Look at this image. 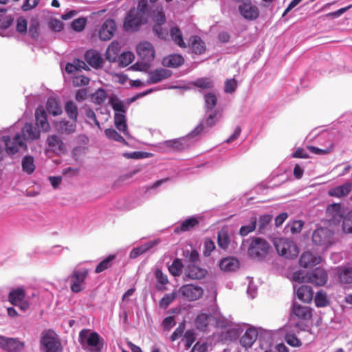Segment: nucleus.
Instances as JSON below:
<instances>
[{
	"label": "nucleus",
	"instance_id": "nucleus-2",
	"mask_svg": "<svg viewBox=\"0 0 352 352\" xmlns=\"http://www.w3.org/2000/svg\"><path fill=\"white\" fill-rule=\"evenodd\" d=\"M89 261L80 263L74 268L68 277L70 283V289L73 293H79L86 287V279L91 268L86 266Z\"/></svg>",
	"mask_w": 352,
	"mask_h": 352
},
{
	"label": "nucleus",
	"instance_id": "nucleus-58",
	"mask_svg": "<svg viewBox=\"0 0 352 352\" xmlns=\"http://www.w3.org/2000/svg\"><path fill=\"white\" fill-rule=\"evenodd\" d=\"M342 229L344 232L352 233V210L349 211L342 220Z\"/></svg>",
	"mask_w": 352,
	"mask_h": 352
},
{
	"label": "nucleus",
	"instance_id": "nucleus-47",
	"mask_svg": "<svg viewBox=\"0 0 352 352\" xmlns=\"http://www.w3.org/2000/svg\"><path fill=\"white\" fill-rule=\"evenodd\" d=\"M116 255L110 254L101 262H100L96 267L95 272L96 274L102 272L109 269L113 261L115 259Z\"/></svg>",
	"mask_w": 352,
	"mask_h": 352
},
{
	"label": "nucleus",
	"instance_id": "nucleus-64",
	"mask_svg": "<svg viewBox=\"0 0 352 352\" xmlns=\"http://www.w3.org/2000/svg\"><path fill=\"white\" fill-rule=\"evenodd\" d=\"M309 272L305 273L304 271H297L293 274V279L298 283H309Z\"/></svg>",
	"mask_w": 352,
	"mask_h": 352
},
{
	"label": "nucleus",
	"instance_id": "nucleus-39",
	"mask_svg": "<svg viewBox=\"0 0 352 352\" xmlns=\"http://www.w3.org/2000/svg\"><path fill=\"white\" fill-rule=\"evenodd\" d=\"M190 47L192 52L196 54H201L206 50L205 43L198 36L191 37Z\"/></svg>",
	"mask_w": 352,
	"mask_h": 352
},
{
	"label": "nucleus",
	"instance_id": "nucleus-9",
	"mask_svg": "<svg viewBox=\"0 0 352 352\" xmlns=\"http://www.w3.org/2000/svg\"><path fill=\"white\" fill-rule=\"evenodd\" d=\"M146 17L139 14L135 8H131L124 19V28L126 31H136L140 25L146 23Z\"/></svg>",
	"mask_w": 352,
	"mask_h": 352
},
{
	"label": "nucleus",
	"instance_id": "nucleus-50",
	"mask_svg": "<svg viewBox=\"0 0 352 352\" xmlns=\"http://www.w3.org/2000/svg\"><path fill=\"white\" fill-rule=\"evenodd\" d=\"M183 267L184 265L182 260L175 258L168 267V271L173 276H179L182 273Z\"/></svg>",
	"mask_w": 352,
	"mask_h": 352
},
{
	"label": "nucleus",
	"instance_id": "nucleus-43",
	"mask_svg": "<svg viewBox=\"0 0 352 352\" xmlns=\"http://www.w3.org/2000/svg\"><path fill=\"white\" fill-rule=\"evenodd\" d=\"M23 170L28 175L32 174L35 168L34 159L31 155H26L23 157L21 161Z\"/></svg>",
	"mask_w": 352,
	"mask_h": 352
},
{
	"label": "nucleus",
	"instance_id": "nucleus-32",
	"mask_svg": "<svg viewBox=\"0 0 352 352\" xmlns=\"http://www.w3.org/2000/svg\"><path fill=\"white\" fill-rule=\"evenodd\" d=\"M120 48L121 46L119 42L116 41L111 42L107 49L105 54L106 58L110 62L116 63L120 56Z\"/></svg>",
	"mask_w": 352,
	"mask_h": 352
},
{
	"label": "nucleus",
	"instance_id": "nucleus-5",
	"mask_svg": "<svg viewBox=\"0 0 352 352\" xmlns=\"http://www.w3.org/2000/svg\"><path fill=\"white\" fill-rule=\"evenodd\" d=\"M138 56L142 62H137L132 65L133 70L142 71L147 68L149 63L154 59L155 50L152 44L148 41L140 43L136 47Z\"/></svg>",
	"mask_w": 352,
	"mask_h": 352
},
{
	"label": "nucleus",
	"instance_id": "nucleus-60",
	"mask_svg": "<svg viewBox=\"0 0 352 352\" xmlns=\"http://www.w3.org/2000/svg\"><path fill=\"white\" fill-rule=\"evenodd\" d=\"M315 304L318 307H325L328 304L327 295L324 292H318L315 296Z\"/></svg>",
	"mask_w": 352,
	"mask_h": 352
},
{
	"label": "nucleus",
	"instance_id": "nucleus-63",
	"mask_svg": "<svg viewBox=\"0 0 352 352\" xmlns=\"http://www.w3.org/2000/svg\"><path fill=\"white\" fill-rule=\"evenodd\" d=\"M135 10L138 12L139 14L146 17L148 15V2L147 0H139L137 8Z\"/></svg>",
	"mask_w": 352,
	"mask_h": 352
},
{
	"label": "nucleus",
	"instance_id": "nucleus-46",
	"mask_svg": "<svg viewBox=\"0 0 352 352\" xmlns=\"http://www.w3.org/2000/svg\"><path fill=\"white\" fill-rule=\"evenodd\" d=\"M134 54L131 52H124L120 54L116 63H118L120 67L128 66L134 60Z\"/></svg>",
	"mask_w": 352,
	"mask_h": 352
},
{
	"label": "nucleus",
	"instance_id": "nucleus-48",
	"mask_svg": "<svg viewBox=\"0 0 352 352\" xmlns=\"http://www.w3.org/2000/svg\"><path fill=\"white\" fill-rule=\"evenodd\" d=\"M338 278L342 283H352V267L340 269L338 271Z\"/></svg>",
	"mask_w": 352,
	"mask_h": 352
},
{
	"label": "nucleus",
	"instance_id": "nucleus-53",
	"mask_svg": "<svg viewBox=\"0 0 352 352\" xmlns=\"http://www.w3.org/2000/svg\"><path fill=\"white\" fill-rule=\"evenodd\" d=\"M256 218L252 217L248 224L242 226L239 230V234L242 236H247L249 233L253 232L256 226Z\"/></svg>",
	"mask_w": 352,
	"mask_h": 352
},
{
	"label": "nucleus",
	"instance_id": "nucleus-38",
	"mask_svg": "<svg viewBox=\"0 0 352 352\" xmlns=\"http://www.w3.org/2000/svg\"><path fill=\"white\" fill-rule=\"evenodd\" d=\"M114 123L119 131L122 132L127 137L129 136L125 113H116L114 115Z\"/></svg>",
	"mask_w": 352,
	"mask_h": 352
},
{
	"label": "nucleus",
	"instance_id": "nucleus-57",
	"mask_svg": "<svg viewBox=\"0 0 352 352\" xmlns=\"http://www.w3.org/2000/svg\"><path fill=\"white\" fill-rule=\"evenodd\" d=\"M105 135L110 140H115L118 142H123L127 144L124 138L120 135L114 129H107L104 131Z\"/></svg>",
	"mask_w": 352,
	"mask_h": 352
},
{
	"label": "nucleus",
	"instance_id": "nucleus-21",
	"mask_svg": "<svg viewBox=\"0 0 352 352\" xmlns=\"http://www.w3.org/2000/svg\"><path fill=\"white\" fill-rule=\"evenodd\" d=\"M54 126L58 133L65 135H71L76 131V121L74 120H67L63 119L56 122Z\"/></svg>",
	"mask_w": 352,
	"mask_h": 352
},
{
	"label": "nucleus",
	"instance_id": "nucleus-42",
	"mask_svg": "<svg viewBox=\"0 0 352 352\" xmlns=\"http://www.w3.org/2000/svg\"><path fill=\"white\" fill-rule=\"evenodd\" d=\"M14 18L11 15L7 14V10L0 9V30L8 29L13 23Z\"/></svg>",
	"mask_w": 352,
	"mask_h": 352
},
{
	"label": "nucleus",
	"instance_id": "nucleus-10",
	"mask_svg": "<svg viewBox=\"0 0 352 352\" xmlns=\"http://www.w3.org/2000/svg\"><path fill=\"white\" fill-rule=\"evenodd\" d=\"M207 274V270L198 264L188 263L184 267L183 278L185 281L201 280L204 278Z\"/></svg>",
	"mask_w": 352,
	"mask_h": 352
},
{
	"label": "nucleus",
	"instance_id": "nucleus-55",
	"mask_svg": "<svg viewBox=\"0 0 352 352\" xmlns=\"http://www.w3.org/2000/svg\"><path fill=\"white\" fill-rule=\"evenodd\" d=\"M193 85L201 89H212L214 86L212 80L207 77L198 78L193 82Z\"/></svg>",
	"mask_w": 352,
	"mask_h": 352
},
{
	"label": "nucleus",
	"instance_id": "nucleus-12",
	"mask_svg": "<svg viewBox=\"0 0 352 352\" xmlns=\"http://www.w3.org/2000/svg\"><path fill=\"white\" fill-rule=\"evenodd\" d=\"M239 10L241 15L246 20L254 21L259 16V10L252 0H241L239 5Z\"/></svg>",
	"mask_w": 352,
	"mask_h": 352
},
{
	"label": "nucleus",
	"instance_id": "nucleus-49",
	"mask_svg": "<svg viewBox=\"0 0 352 352\" xmlns=\"http://www.w3.org/2000/svg\"><path fill=\"white\" fill-rule=\"evenodd\" d=\"M217 243L221 249L226 250L228 248L230 239L227 231L221 230L218 232Z\"/></svg>",
	"mask_w": 352,
	"mask_h": 352
},
{
	"label": "nucleus",
	"instance_id": "nucleus-23",
	"mask_svg": "<svg viewBox=\"0 0 352 352\" xmlns=\"http://www.w3.org/2000/svg\"><path fill=\"white\" fill-rule=\"evenodd\" d=\"M321 261V257L316 256L310 252H304L300 258L299 263L302 267H312Z\"/></svg>",
	"mask_w": 352,
	"mask_h": 352
},
{
	"label": "nucleus",
	"instance_id": "nucleus-40",
	"mask_svg": "<svg viewBox=\"0 0 352 352\" xmlns=\"http://www.w3.org/2000/svg\"><path fill=\"white\" fill-rule=\"evenodd\" d=\"M86 67L87 66L84 61L75 59L73 63H67L66 64L65 72L69 74H72L82 69H85Z\"/></svg>",
	"mask_w": 352,
	"mask_h": 352
},
{
	"label": "nucleus",
	"instance_id": "nucleus-37",
	"mask_svg": "<svg viewBox=\"0 0 352 352\" xmlns=\"http://www.w3.org/2000/svg\"><path fill=\"white\" fill-rule=\"evenodd\" d=\"M243 332V329L240 325H236V327L229 329L225 332H223L221 335V338L222 340L226 341H235L238 339L241 333Z\"/></svg>",
	"mask_w": 352,
	"mask_h": 352
},
{
	"label": "nucleus",
	"instance_id": "nucleus-29",
	"mask_svg": "<svg viewBox=\"0 0 352 352\" xmlns=\"http://www.w3.org/2000/svg\"><path fill=\"white\" fill-rule=\"evenodd\" d=\"M35 119L36 125L43 131H47L50 129V124L47 120V116L45 109L42 107H38L36 109Z\"/></svg>",
	"mask_w": 352,
	"mask_h": 352
},
{
	"label": "nucleus",
	"instance_id": "nucleus-34",
	"mask_svg": "<svg viewBox=\"0 0 352 352\" xmlns=\"http://www.w3.org/2000/svg\"><path fill=\"white\" fill-rule=\"evenodd\" d=\"M154 275L157 281L155 289L161 292L166 290V285L169 283L167 275L158 268L155 270Z\"/></svg>",
	"mask_w": 352,
	"mask_h": 352
},
{
	"label": "nucleus",
	"instance_id": "nucleus-24",
	"mask_svg": "<svg viewBox=\"0 0 352 352\" xmlns=\"http://www.w3.org/2000/svg\"><path fill=\"white\" fill-rule=\"evenodd\" d=\"M294 290H296L298 298L303 302H309L313 298V290L309 285H302L297 288L296 284L294 285Z\"/></svg>",
	"mask_w": 352,
	"mask_h": 352
},
{
	"label": "nucleus",
	"instance_id": "nucleus-15",
	"mask_svg": "<svg viewBox=\"0 0 352 352\" xmlns=\"http://www.w3.org/2000/svg\"><path fill=\"white\" fill-rule=\"evenodd\" d=\"M332 232L327 228H318L312 234V241L315 245L328 246L332 242Z\"/></svg>",
	"mask_w": 352,
	"mask_h": 352
},
{
	"label": "nucleus",
	"instance_id": "nucleus-11",
	"mask_svg": "<svg viewBox=\"0 0 352 352\" xmlns=\"http://www.w3.org/2000/svg\"><path fill=\"white\" fill-rule=\"evenodd\" d=\"M345 214L344 208L341 204H330L327 208L326 215L331 224H339L342 221Z\"/></svg>",
	"mask_w": 352,
	"mask_h": 352
},
{
	"label": "nucleus",
	"instance_id": "nucleus-41",
	"mask_svg": "<svg viewBox=\"0 0 352 352\" xmlns=\"http://www.w3.org/2000/svg\"><path fill=\"white\" fill-rule=\"evenodd\" d=\"M46 109L49 113L53 116H58L62 113V108L58 102L54 98H49L46 103Z\"/></svg>",
	"mask_w": 352,
	"mask_h": 352
},
{
	"label": "nucleus",
	"instance_id": "nucleus-30",
	"mask_svg": "<svg viewBox=\"0 0 352 352\" xmlns=\"http://www.w3.org/2000/svg\"><path fill=\"white\" fill-rule=\"evenodd\" d=\"M47 144L52 151L57 153H62L65 151L63 140L56 135H50L47 139Z\"/></svg>",
	"mask_w": 352,
	"mask_h": 352
},
{
	"label": "nucleus",
	"instance_id": "nucleus-4",
	"mask_svg": "<svg viewBox=\"0 0 352 352\" xmlns=\"http://www.w3.org/2000/svg\"><path fill=\"white\" fill-rule=\"evenodd\" d=\"M201 126V125L196 126L186 136L177 139L166 140L163 143V145L170 151H182L186 149L199 140V133L203 130Z\"/></svg>",
	"mask_w": 352,
	"mask_h": 352
},
{
	"label": "nucleus",
	"instance_id": "nucleus-45",
	"mask_svg": "<svg viewBox=\"0 0 352 352\" xmlns=\"http://www.w3.org/2000/svg\"><path fill=\"white\" fill-rule=\"evenodd\" d=\"M205 108L206 113L213 111L217 102V98L214 93L209 92L204 95Z\"/></svg>",
	"mask_w": 352,
	"mask_h": 352
},
{
	"label": "nucleus",
	"instance_id": "nucleus-18",
	"mask_svg": "<svg viewBox=\"0 0 352 352\" xmlns=\"http://www.w3.org/2000/svg\"><path fill=\"white\" fill-rule=\"evenodd\" d=\"M116 30L115 21L108 19L101 25L99 30V37L102 41H109L113 36Z\"/></svg>",
	"mask_w": 352,
	"mask_h": 352
},
{
	"label": "nucleus",
	"instance_id": "nucleus-62",
	"mask_svg": "<svg viewBox=\"0 0 352 352\" xmlns=\"http://www.w3.org/2000/svg\"><path fill=\"white\" fill-rule=\"evenodd\" d=\"M87 20L84 17H80L74 20L72 23V28L76 32H81L86 25Z\"/></svg>",
	"mask_w": 352,
	"mask_h": 352
},
{
	"label": "nucleus",
	"instance_id": "nucleus-20",
	"mask_svg": "<svg viewBox=\"0 0 352 352\" xmlns=\"http://www.w3.org/2000/svg\"><path fill=\"white\" fill-rule=\"evenodd\" d=\"M327 272L323 269L317 267L309 272L308 280L309 283L317 286H322L327 283Z\"/></svg>",
	"mask_w": 352,
	"mask_h": 352
},
{
	"label": "nucleus",
	"instance_id": "nucleus-3",
	"mask_svg": "<svg viewBox=\"0 0 352 352\" xmlns=\"http://www.w3.org/2000/svg\"><path fill=\"white\" fill-rule=\"evenodd\" d=\"M78 341L82 349L89 352H101L104 345L103 338L97 332L85 329L80 331Z\"/></svg>",
	"mask_w": 352,
	"mask_h": 352
},
{
	"label": "nucleus",
	"instance_id": "nucleus-22",
	"mask_svg": "<svg viewBox=\"0 0 352 352\" xmlns=\"http://www.w3.org/2000/svg\"><path fill=\"white\" fill-rule=\"evenodd\" d=\"M258 335V331L256 328L249 327L241 338L239 340L240 344L245 349L252 347L256 340Z\"/></svg>",
	"mask_w": 352,
	"mask_h": 352
},
{
	"label": "nucleus",
	"instance_id": "nucleus-54",
	"mask_svg": "<svg viewBox=\"0 0 352 352\" xmlns=\"http://www.w3.org/2000/svg\"><path fill=\"white\" fill-rule=\"evenodd\" d=\"M304 226V221L302 220H295L287 223L285 227L287 232L290 231L292 234H298L300 232Z\"/></svg>",
	"mask_w": 352,
	"mask_h": 352
},
{
	"label": "nucleus",
	"instance_id": "nucleus-59",
	"mask_svg": "<svg viewBox=\"0 0 352 352\" xmlns=\"http://www.w3.org/2000/svg\"><path fill=\"white\" fill-rule=\"evenodd\" d=\"M153 31L161 39L166 40L168 36V30L163 28L160 24L154 25Z\"/></svg>",
	"mask_w": 352,
	"mask_h": 352
},
{
	"label": "nucleus",
	"instance_id": "nucleus-19",
	"mask_svg": "<svg viewBox=\"0 0 352 352\" xmlns=\"http://www.w3.org/2000/svg\"><path fill=\"white\" fill-rule=\"evenodd\" d=\"M172 75V72L167 69H157L149 72L148 78L146 84L151 85L161 82L162 80L169 78Z\"/></svg>",
	"mask_w": 352,
	"mask_h": 352
},
{
	"label": "nucleus",
	"instance_id": "nucleus-6",
	"mask_svg": "<svg viewBox=\"0 0 352 352\" xmlns=\"http://www.w3.org/2000/svg\"><path fill=\"white\" fill-rule=\"evenodd\" d=\"M41 350L43 352H61L63 346L58 336L52 329L44 331L41 338Z\"/></svg>",
	"mask_w": 352,
	"mask_h": 352
},
{
	"label": "nucleus",
	"instance_id": "nucleus-27",
	"mask_svg": "<svg viewBox=\"0 0 352 352\" xmlns=\"http://www.w3.org/2000/svg\"><path fill=\"white\" fill-rule=\"evenodd\" d=\"M352 190V183L345 182L344 184L331 188L328 194L331 197L341 198L348 195Z\"/></svg>",
	"mask_w": 352,
	"mask_h": 352
},
{
	"label": "nucleus",
	"instance_id": "nucleus-26",
	"mask_svg": "<svg viewBox=\"0 0 352 352\" xmlns=\"http://www.w3.org/2000/svg\"><path fill=\"white\" fill-rule=\"evenodd\" d=\"M160 239L149 241L144 244L133 248L129 254L131 258H136L139 256L146 252L148 250L160 243Z\"/></svg>",
	"mask_w": 352,
	"mask_h": 352
},
{
	"label": "nucleus",
	"instance_id": "nucleus-44",
	"mask_svg": "<svg viewBox=\"0 0 352 352\" xmlns=\"http://www.w3.org/2000/svg\"><path fill=\"white\" fill-rule=\"evenodd\" d=\"M170 35L175 44L181 47H186V43L183 39V35L180 29L177 27H173L170 30Z\"/></svg>",
	"mask_w": 352,
	"mask_h": 352
},
{
	"label": "nucleus",
	"instance_id": "nucleus-7",
	"mask_svg": "<svg viewBox=\"0 0 352 352\" xmlns=\"http://www.w3.org/2000/svg\"><path fill=\"white\" fill-rule=\"evenodd\" d=\"M274 245L277 252L287 258H294L299 254L297 245L292 240L286 238L276 239Z\"/></svg>",
	"mask_w": 352,
	"mask_h": 352
},
{
	"label": "nucleus",
	"instance_id": "nucleus-14",
	"mask_svg": "<svg viewBox=\"0 0 352 352\" xmlns=\"http://www.w3.org/2000/svg\"><path fill=\"white\" fill-rule=\"evenodd\" d=\"M25 293L23 289L17 288L12 290L8 295L9 302L14 306L19 307V308L25 311L29 308V302L25 300Z\"/></svg>",
	"mask_w": 352,
	"mask_h": 352
},
{
	"label": "nucleus",
	"instance_id": "nucleus-31",
	"mask_svg": "<svg viewBox=\"0 0 352 352\" xmlns=\"http://www.w3.org/2000/svg\"><path fill=\"white\" fill-rule=\"evenodd\" d=\"M292 313L297 318L302 320H308L312 316L311 309L307 306H302L297 302H294Z\"/></svg>",
	"mask_w": 352,
	"mask_h": 352
},
{
	"label": "nucleus",
	"instance_id": "nucleus-16",
	"mask_svg": "<svg viewBox=\"0 0 352 352\" xmlns=\"http://www.w3.org/2000/svg\"><path fill=\"white\" fill-rule=\"evenodd\" d=\"M208 115L205 120H201L197 126L201 125L203 130L199 133V139L204 134L207 133L209 129L214 126L219 120L221 114L219 111L214 109L213 111H209Z\"/></svg>",
	"mask_w": 352,
	"mask_h": 352
},
{
	"label": "nucleus",
	"instance_id": "nucleus-51",
	"mask_svg": "<svg viewBox=\"0 0 352 352\" xmlns=\"http://www.w3.org/2000/svg\"><path fill=\"white\" fill-rule=\"evenodd\" d=\"M177 297V292L173 291L171 293L166 294L160 300L159 306L160 308L166 309L175 298Z\"/></svg>",
	"mask_w": 352,
	"mask_h": 352
},
{
	"label": "nucleus",
	"instance_id": "nucleus-8",
	"mask_svg": "<svg viewBox=\"0 0 352 352\" xmlns=\"http://www.w3.org/2000/svg\"><path fill=\"white\" fill-rule=\"evenodd\" d=\"M270 245L266 240L254 237L252 239L248 249V254L253 259L261 261L267 254Z\"/></svg>",
	"mask_w": 352,
	"mask_h": 352
},
{
	"label": "nucleus",
	"instance_id": "nucleus-28",
	"mask_svg": "<svg viewBox=\"0 0 352 352\" xmlns=\"http://www.w3.org/2000/svg\"><path fill=\"white\" fill-rule=\"evenodd\" d=\"M214 316L212 314H207L201 311L195 318V325L197 329L205 331L207 327L213 321Z\"/></svg>",
	"mask_w": 352,
	"mask_h": 352
},
{
	"label": "nucleus",
	"instance_id": "nucleus-52",
	"mask_svg": "<svg viewBox=\"0 0 352 352\" xmlns=\"http://www.w3.org/2000/svg\"><path fill=\"white\" fill-rule=\"evenodd\" d=\"M65 110L68 117L71 120L77 121L78 118V107L76 104L72 101H67L65 103Z\"/></svg>",
	"mask_w": 352,
	"mask_h": 352
},
{
	"label": "nucleus",
	"instance_id": "nucleus-61",
	"mask_svg": "<svg viewBox=\"0 0 352 352\" xmlns=\"http://www.w3.org/2000/svg\"><path fill=\"white\" fill-rule=\"evenodd\" d=\"M285 340L293 347H299L302 345L301 341L293 333H287L285 336Z\"/></svg>",
	"mask_w": 352,
	"mask_h": 352
},
{
	"label": "nucleus",
	"instance_id": "nucleus-1",
	"mask_svg": "<svg viewBox=\"0 0 352 352\" xmlns=\"http://www.w3.org/2000/svg\"><path fill=\"white\" fill-rule=\"evenodd\" d=\"M10 135H3L2 140L6 151L9 155L18 153L20 148H27L25 141H33L40 137V131L30 123H25L21 127L19 120L9 128Z\"/></svg>",
	"mask_w": 352,
	"mask_h": 352
},
{
	"label": "nucleus",
	"instance_id": "nucleus-35",
	"mask_svg": "<svg viewBox=\"0 0 352 352\" xmlns=\"http://www.w3.org/2000/svg\"><path fill=\"white\" fill-rule=\"evenodd\" d=\"M239 261L233 257H227L222 258L219 263V267L221 270L225 272H233L239 268Z\"/></svg>",
	"mask_w": 352,
	"mask_h": 352
},
{
	"label": "nucleus",
	"instance_id": "nucleus-36",
	"mask_svg": "<svg viewBox=\"0 0 352 352\" xmlns=\"http://www.w3.org/2000/svg\"><path fill=\"white\" fill-rule=\"evenodd\" d=\"M201 217L199 216H192L186 219H185L179 226H177L175 228V232H179V231L186 232L191 228L196 226L199 222Z\"/></svg>",
	"mask_w": 352,
	"mask_h": 352
},
{
	"label": "nucleus",
	"instance_id": "nucleus-56",
	"mask_svg": "<svg viewBox=\"0 0 352 352\" xmlns=\"http://www.w3.org/2000/svg\"><path fill=\"white\" fill-rule=\"evenodd\" d=\"M107 96V92L104 89H98L91 95V98L95 104H101L105 101Z\"/></svg>",
	"mask_w": 352,
	"mask_h": 352
},
{
	"label": "nucleus",
	"instance_id": "nucleus-33",
	"mask_svg": "<svg viewBox=\"0 0 352 352\" xmlns=\"http://www.w3.org/2000/svg\"><path fill=\"white\" fill-rule=\"evenodd\" d=\"M184 58L179 54H170L164 57L162 64L167 67L177 68L184 63Z\"/></svg>",
	"mask_w": 352,
	"mask_h": 352
},
{
	"label": "nucleus",
	"instance_id": "nucleus-13",
	"mask_svg": "<svg viewBox=\"0 0 352 352\" xmlns=\"http://www.w3.org/2000/svg\"><path fill=\"white\" fill-rule=\"evenodd\" d=\"M179 293L182 297L189 301H195L199 299L204 294V289L199 285L186 284L182 285Z\"/></svg>",
	"mask_w": 352,
	"mask_h": 352
},
{
	"label": "nucleus",
	"instance_id": "nucleus-17",
	"mask_svg": "<svg viewBox=\"0 0 352 352\" xmlns=\"http://www.w3.org/2000/svg\"><path fill=\"white\" fill-rule=\"evenodd\" d=\"M85 60L96 69L102 68L104 63L101 54L96 50H87L85 54Z\"/></svg>",
	"mask_w": 352,
	"mask_h": 352
},
{
	"label": "nucleus",
	"instance_id": "nucleus-25",
	"mask_svg": "<svg viewBox=\"0 0 352 352\" xmlns=\"http://www.w3.org/2000/svg\"><path fill=\"white\" fill-rule=\"evenodd\" d=\"M2 342V349L8 352H17L23 347V344L14 338H8L4 336L0 338Z\"/></svg>",
	"mask_w": 352,
	"mask_h": 352
}]
</instances>
